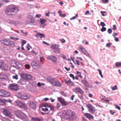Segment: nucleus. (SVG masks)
Returning a JSON list of instances; mask_svg holds the SVG:
<instances>
[{
  "label": "nucleus",
  "instance_id": "1",
  "mask_svg": "<svg viewBox=\"0 0 121 121\" xmlns=\"http://www.w3.org/2000/svg\"><path fill=\"white\" fill-rule=\"evenodd\" d=\"M18 8L15 5H9L5 10L6 14L7 15H14L18 11Z\"/></svg>",
  "mask_w": 121,
  "mask_h": 121
},
{
  "label": "nucleus",
  "instance_id": "2",
  "mask_svg": "<svg viewBox=\"0 0 121 121\" xmlns=\"http://www.w3.org/2000/svg\"><path fill=\"white\" fill-rule=\"evenodd\" d=\"M15 113L16 116L19 118L24 120L27 121L28 118L27 116L24 113L20 110L15 112Z\"/></svg>",
  "mask_w": 121,
  "mask_h": 121
},
{
  "label": "nucleus",
  "instance_id": "3",
  "mask_svg": "<svg viewBox=\"0 0 121 121\" xmlns=\"http://www.w3.org/2000/svg\"><path fill=\"white\" fill-rule=\"evenodd\" d=\"M48 81L52 85L54 86H60L62 85L61 83L55 78H51Z\"/></svg>",
  "mask_w": 121,
  "mask_h": 121
},
{
  "label": "nucleus",
  "instance_id": "4",
  "mask_svg": "<svg viewBox=\"0 0 121 121\" xmlns=\"http://www.w3.org/2000/svg\"><path fill=\"white\" fill-rule=\"evenodd\" d=\"M42 107H43L42 108V110L45 112L48 111V109L47 108H49L50 110L53 111L54 107L52 105L49 104L47 103L44 104L42 105Z\"/></svg>",
  "mask_w": 121,
  "mask_h": 121
},
{
  "label": "nucleus",
  "instance_id": "5",
  "mask_svg": "<svg viewBox=\"0 0 121 121\" xmlns=\"http://www.w3.org/2000/svg\"><path fill=\"white\" fill-rule=\"evenodd\" d=\"M16 104L17 106L22 108L24 110H26L27 108V106L22 102L19 101L17 100L16 102Z\"/></svg>",
  "mask_w": 121,
  "mask_h": 121
},
{
  "label": "nucleus",
  "instance_id": "6",
  "mask_svg": "<svg viewBox=\"0 0 121 121\" xmlns=\"http://www.w3.org/2000/svg\"><path fill=\"white\" fill-rule=\"evenodd\" d=\"M9 89L13 91L17 90L18 89V86L16 84H12L9 86Z\"/></svg>",
  "mask_w": 121,
  "mask_h": 121
},
{
  "label": "nucleus",
  "instance_id": "7",
  "mask_svg": "<svg viewBox=\"0 0 121 121\" xmlns=\"http://www.w3.org/2000/svg\"><path fill=\"white\" fill-rule=\"evenodd\" d=\"M8 66L5 63L0 62V68L3 70H6L8 68Z\"/></svg>",
  "mask_w": 121,
  "mask_h": 121
},
{
  "label": "nucleus",
  "instance_id": "8",
  "mask_svg": "<svg viewBox=\"0 0 121 121\" xmlns=\"http://www.w3.org/2000/svg\"><path fill=\"white\" fill-rule=\"evenodd\" d=\"M78 49L80 50L81 52H82L83 54L89 57H90V56L86 49L82 47H80L78 48Z\"/></svg>",
  "mask_w": 121,
  "mask_h": 121
},
{
  "label": "nucleus",
  "instance_id": "9",
  "mask_svg": "<svg viewBox=\"0 0 121 121\" xmlns=\"http://www.w3.org/2000/svg\"><path fill=\"white\" fill-rule=\"evenodd\" d=\"M87 108L89 109V111L92 113H94L95 110L94 107L92 106L91 104H88L87 105Z\"/></svg>",
  "mask_w": 121,
  "mask_h": 121
},
{
  "label": "nucleus",
  "instance_id": "10",
  "mask_svg": "<svg viewBox=\"0 0 121 121\" xmlns=\"http://www.w3.org/2000/svg\"><path fill=\"white\" fill-rule=\"evenodd\" d=\"M65 83L68 86H73L74 84L71 81L70 79L69 78H67L64 80Z\"/></svg>",
  "mask_w": 121,
  "mask_h": 121
},
{
  "label": "nucleus",
  "instance_id": "11",
  "mask_svg": "<svg viewBox=\"0 0 121 121\" xmlns=\"http://www.w3.org/2000/svg\"><path fill=\"white\" fill-rule=\"evenodd\" d=\"M48 58L53 62L56 63L57 62V58L54 56H48Z\"/></svg>",
  "mask_w": 121,
  "mask_h": 121
},
{
  "label": "nucleus",
  "instance_id": "12",
  "mask_svg": "<svg viewBox=\"0 0 121 121\" xmlns=\"http://www.w3.org/2000/svg\"><path fill=\"white\" fill-rule=\"evenodd\" d=\"M84 115L86 117L88 118L90 120L93 119L94 117L92 115L87 113H85Z\"/></svg>",
  "mask_w": 121,
  "mask_h": 121
},
{
  "label": "nucleus",
  "instance_id": "13",
  "mask_svg": "<svg viewBox=\"0 0 121 121\" xmlns=\"http://www.w3.org/2000/svg\"><path fill=\"white\" fill-rule=\"evenodd\" d=\"M10 40L9 39H4L1 40V42L4 45L7 46Z\"/></svg>",
  "mask_w": 121,
  "mask_h": 121
},
{
  "label": "nucleus",
  "instance_id": "14",
  "mask_svg": "<svg viewBox=\"0 0 121 121\" xmlns=\"http://www.w3.org/2000/svg\"><path fill=\"white\" fill-rule=\"evenodd\" d=\"M3 113L6 116L10 117L11 118H12V115L11 113L9 112V111L4 109L3 111Z\"/></svg>",
  "mask_w": 121,
  "mask_h": 121
},
{
  "label": "nucleus",
  "instance_id": "15",
  "mask_svg": "<svg viewBox=\"0 0 121 121\" xmlns=\"http://www.w3.org/2000/svg\"><path fill=\"white\" fill-rule=\"evenodd\" d=\"M29 106L31 108L35 109L36 108V106L35 103L34 102L32 101L30 102Z\"/></svg>",
  "mask_w": 121,
  "mask_h": 121
},
{
  "label": "nucleus",
  "instance_id": "16",
  "mask_svg": "<svg viewBox=\"0 0 121 121\" xmlns=\"http://www.w3.org/2000/svg\"><path fill=\"white\" fill-rule=\"evenodd\" d=\"M29 97V96L26 94L21 95L20 96V98L22 99H26Z\"/></svg>",
  "mask_w": 121,
  "mask_h": 121
},
{
  "label": "nucleus",
  "instance_id": "17",
  "mask_svg": "<svg viewBox=\"0 0 121 121\" xmlns=\"http://www.w3.org/2000/svg\"><path fill=\"white\" fill-rule=\"evenodd\" d=\"M7 46H9L12 47H14L15 45V44L13 41H11L10 40L8 43Z\"/></svg>",
  "mask_w": 121,
  "mask_h": 121
},
{
  "label": "nucleus",
  "instance_id": "18",
  "mask_svg": "<svg viewBox=\"0 0 121 121\" xmlns=\"http://www.w3.org/2000/svg\"><path fill=\"white\" fill-rule=\"evenodd\" d=\"M36 36L37 37H40L41 39L42 38H44L45 37L44 35V34L39 33L36 35Z\"/></svg>",
  "mask_w": 121,
  "mask_h": 121
},
{
  "label": "nucleus",
  "instance_id": "19",
  "mask_svg": "<svg viewBox=\"0 0 121 121\" xmlns=\"http://www.w3.org/2000/svg\"><path fill=\"white\" fill-rule=\"evenodd\" d=\"M3 93V96L4 97H9L10 95V93L6 91H4V92Z\"/></svg>",
  "mask_w": 121,
  "mask_h": 121
},
{
  "label": "nucleus",
  "instance_id": "20",
  "mask_svg": "<svg viewBox=\"0 0 121 121\" xmlns=\"http://www.w3.org/2000/svg\"><path fill=\"white\" fill-rule=\"evenodd\" d=\"M7 100L5 99H0V104L3 105H5V102Z\"/></svg>",
  "mask_w": 121,
  "mask_h": 121
},
{
  "label": "nucleus",
  "instance_id": "21",
  "mask_svg": "<svg viewBox=\"0 0 121 121\" xmlns=\"http://www.w3.org/2000/svg\"><path fill=\"white\" fill-rule=\"evenodd\" d=\"M1 76L2 77L0 78L1 79H6L8 78V76L5 74L4 73L2 74H1Z\"/></svg>",
  "mask_w": 121,
  "mask_h": 121
},
{
  "label": "nucleus",
  "instance_id": "22",
  "mask_svg": "<svg viewBox=\"0 0 121 121\" xmlns=\"http://www.w3.org/2000/svg\"><path fill=\"white\" fill-rule=\"evenodd\" d=\"M2 51L5 53H8L9 51L8 48L6 47H4L2 49Z\"/></svg>",
  "mask_w": 121,
  "mask_h": 121
},
{
  "label": "nucleus",
  "instance_id": "23",
  "mask_svg": "<svg viewBox=\"0 0 121 121\" xmlns=\"http://www.w3.org/2000/svg\"><path fill=\"white\" fill-rule=\"evenodd\" d=\"M58 46V45L56 44H52L50 48L52 50H55Z\"/></svg>",
  "mask_w": 121,
  "mask_h": 121
},
{
  "label": "nucleus",
  "instance_id": "24",
  "mask_svg": "<svg viewBox=\"0 0 121 121\" xmlns=\"http://www.w3.org/2000/svg\"><path fill=\"white\" fill-rule=\"evenodd\" d=\"M31 121H41V120L38 118H32Z\"/></svg>",
  "mask_w": 121,
  "mask_h": 121
},
{
  "label": "nucleus",
  "instance_id": "25",
  "mask_svg": "<svg viewBox=\"0 0 121 121\" xmlns=\"http://www.w3.org/2000/svg\"><path fill=\"white\" fill-rule=\"evenodd\" d=\"M31 65L34 68H35V67L37 65L36 63L34 61L32 62Z\"/></svg>",
  "mask_w": 121,
  "mask_h": 121
},
{
  "label": "nucleus",
  "instance_id": "26",
  "mask_svg": "<svg viewBox=\"0 0 121 121\" xmlns=\"http://www.w3.org/2000/svg\"><path fill=\"white\" fill-rule=\"evenodd\" d=\"M54 52H58L59 53H60V49L59 48L58 45L57 46L56 49L55 50V51H54Z\"/></svg>",
  "mask_w": 121,
  "mask_h": 121
},
{
  "label": "nucleus",
  "instance_id": "27",
  "mask_svg": "<svg viewBox=\"0 0 121 121\" xmlns=\"http://www.w3.org/2000/svg\"><path fill=\"white\" fill-rule=\"evenodd\" d=\"M58 100L61 103L64 100V99L60 97L58 98Z\"/></svg>",
  "mask_w": 121,
  "mask_h": 121
},
{
  "label": "nucleus",
  "instance_id": "28",
  "mask_svg": "<svg viewBox=\"0 0 121 121\" xmlns=\"http://www.w3.org/2000/svg\"><path fill=\"white\" fill-rule=\"evenodd\" d=\"M116 66L118 67H120L121 66V62H117L116 63Z\"/></svg>",
  "mask_w": 121,
  "mask_h": 121
},
{
  "label": "nucleus",
  "instance_id": "29",
  "mask_svg": "<svg viewBox=\"0 0 121 121\" xmlns=\"http://www.w3.org/2000/svg\"><path fill=\"white\" fill-rule=\"evenodd\" d=\"M2 2L1 3H0V7H1L2 5L4 3V2L7 3L9 2V1L8 0H2Z\"/></svg>",
  "mask_w": 121,
  "mask_h": 121
},
{
  "label": "nucleus",
  "instance_id": "30",
  "mask_svg": "<svg viewBox=\"0 0 121 121\" xmlns=\"http://www.w3.org/2000/svg\"><path fill=\"white\" fill-rule=\"evenodd\" d=\"M46 21V19H42L40 20V22L41 24H43Z\"/></svg>",
  "mask_w": 121,
  "mask_h": 121
},
{
  "label": "nucleus",
  "instance_id": "31",
  "mask_svg": "<svg viewBox=\"0 0 121 121\" xmlns=\"http://www.w3.org/2000/svg\"><path fill=\"white\" fill-rule=\"evenodd\" d=\"M61 104L63 106H66L68 104V103L66 102L65 100L63 101L61 103Z\"/></svg>",
  "mask_w": 121,
  "mask_h": 121
},
{
  "label": "nucleus",
  "instance_id": "32",
  "mask_svg": "<svg viewBox=\"0 0 121 121\" xmlns=\"http://www.w3.org/2000/svg\"><path fill=\"white\" fill-rule=\"evenodd\" d=\"M27 74H23L22 75V77L25 80L27 79Z\"/></svg>",
  "mask_w": 121,
  "mask_h": 121
},
{
  "label": "nucleus",
  "instance_id": "33",
  "mask_svg": "<svg viewBox=\"0 0 121 121\" xmlns=\"http://www.w3.org/2000/svg\"><path fill=\"white\" fill-rule=\"evenodd\" d=\"M25 68L26 69H29L30 68V65L28 64H26L25 65Z\"/></svg>",
  "mask_w": 121,
  "mask_h": 121
},
{
  "label": "nucleus",
  "instance_id": "34",
  "mask_svg": "<svg viewBox=\"0 0 121 121\" xmlns=\"http://www.w3.org/2000/svg\"><path fill=\"white\" fill-rule=\"evenodd\" d=\"M10 38L11 39H13L16 41L18 40L19 39L18 38H15L14 37H12L11 36H10Z\"/></svg>",
  "mask_w": 121,
  "mask_h": 121
},
{
  "label": "nucleus",
  "instance_id": "35",
  "mask_svg": "<svg viewBox=\"0 0 121 121\" xmlns=\"http://www.w3.org/2000/svg\"><path fill=\"white\" fill-rule=\"evenodd\" d=\"M32 78V76L29 74H27V79L29 80H30Z\"/></svg>",
  "mask_w": 121,
  "mask_h": 121
},
{
  "label": "nucleus",
  "instance_id": "36",
  "mask_svg": "<svg viewBox=\"0 0 121 121\" xmlns=\"http://www.w3.org/2000/svg\"><path fill=\"white\" fill-rule=\"evenodd\" d=\"M72 113V112L70 110H68V112L67 113V114L69 116H72L71 114Z\"/></svg>",
  "mask_w": 121,
  "mask_h": 121
},
{
  "label": "nucleus",
  "instance_id": "37",
  "mask_svg": "<svg viewBox=\"0 0 121 121\" xmlns=\"http://www.w3.org/2000/svg\"><path fill=\"white\" fill-rule=\"evenodd\" d=\"M112 90L114 91L117 89V87L116 85H115L114 86L112 87Z\"/></svg>",
  "mask_w": 121,
  "mask_h": 121
},
{
  "label": "nucleus",
  "instance_id": "38",
  "mask_svg": "<svg viewBox=\"0 0 121 121\" xmlns=\"http://www.w3.org/2000/svg\"><path fill=\"white\" fill-rule=\"evenodd\" d=\"M77 74L78 76L79 77L81 78H82V76L81 75V73L80 72L77 71Z\"/></svg>",
  "mask_w": 121,
  "mask_h": 121
},
{
  "label": "nucleus",
  "instance_id": "39",
  "mask_svg": "<svg viewBox=\"0 0 121 121\" xmlns=\"http://www.w3.org/2000/svg\"><path fill=\"white\" fill-rule=\"evenodd\" d=\"M78 17V14H77L75 16L73 17H72L71 18H70V19L71 20H74L77 17Z\"/></svg>",
  "mask_w": 121,
  "mask_h": 121
},
{
  "label": "nucleus",
  "instance_id": "40",
  "mask_svg": "<svg viewBox=\"0 0 121 121\" xmlns=\"http://www.w3.org/2000/svg\"><path fill=\"white\" fill-rule=\"evenodd\" d=\"M114 105L115 106L116 108H117L119 110H120V107L118 105H116L115 104H114Z\"/></svg>",
  "mask_w": 121,
  "mask_h": 121
},
{
  "label": "nucleus",
  "instance_id": "41",
  "mask_svg": "<svg viewBox=\"0 0 121 121\" xmlns=\"http://www.w3.org/2000/svg\"><path fill=\"white\" fill-rule=\"evenodd\" d=\"M98 71L99 72V74L100 75L101 77L102 78H103V76L102 74V72L101 70L99 69H98Z\"/></svg>",
  "mask_w": 121,
  "mask_h": 121
},
{
  "label": "nucleus",
  "instance_id": "42",
  "mask_svg": "<svg viewBox=\"0 0 121 121\" xmlns=\"http://www.w3.org/2000/svg\"><path fill=\"white\" fill-rule=\"evenodd\" d=\"M4 91L3 90H0V96H3V93H4Z\"/></svg>",
  "mask_w": 121,
  "mask_h": 121
},
{
  "label": "nucleus",
  "instance_id": "43",
  "mask_svg": "<svg viewBox=\"0 0 121 121\" xmlns=\"http://www.w3.org/2000/svg\"><path fill=\"white\" fill-rule=\"evenodd\" d=\"M76 90L78 92L81 93L82 90L80 89V88L78 87L76 88Z\"/></svg>",
  "mask_w": 121,
  "mask_h": 121
},
{
  "label": "nucleus",
  "instance_id": "44",
  "mask_svg": "<svg viewBox=\"0 0 121 121\" xmlns=\"http://www.w3.org/2000/svg\"><path fill=\"white\" fill-rule=\"evenodd\" d=\"M69 75L70 77L72 78L73 80H74L75 79V77L73 74L71 73L69 74Z\"/></svg>",
  "mask_w": 121,
  "mask_h": 121
},
{
  "label": "nucleus",
  "instance_id": "45",
  "mask_svg": "<svg viewBox=\"0 0 121 121\" xmlns=\"http://www.w3.org/2000/svg\"><path fill=\"white\" fill-rule=\"evenodd\" d=\"M100 25L102 26V27H104V26H105V24L103 22H100Z\"/></svg>",
  "mask_w": 121,
  "mask_h": 121
},
{
  "label": "nucleus",
  "instance_id": "46",
  "mask_svg": "<svg viewBox=\"0 0 121 121\" xmlns=\"http://www.w3.org/2000/svg\"><path fill=\"white\" fill-rule=\"evenodd\" d=\"M13 79H18V75H16L15 76H13Z\"/></svg>",
  "mask_w": 121,
  "mask_h": 121
},
{
  "label": "nucleus",
  "instance_id": "47",
  "mask_svg": "<svg viewBox=\"0 0 121 121\" xmlns=\"http://www.w3.org/2000/svg\"><path fill=\"white\" fill-rule=\"evenodd\" d=\"M82 83L85 85H86L88 84V82L87 81L84 80L82 81Z\"/></svg>",
  "mask_w": 121,
  "mask_h": 121
},
{
  "label": "nucleus",
  "instance_id": "48",
  "mask_svg": "<svg viewBox=\"0 0 121 121\" xmlns=\"http://www.w3.org/2000/svg\"><path fill=\"white\" fill-rule=\"evenodd\" d=\"M110 112L112 115H113L114 113H116L114 111L112 110H110Z\"/></svg>",
  "mask_w": 121,
  "mask_h": 121
},
{
  "label": "nucleus",
  "instance_id": "49",
  "mask_svg": "<svg viewBox=\"0 0 121 121\" xmlns=\"http://www.w3.org/2000/svg\"><path fill=\"white\" fill-rule=\"evenodd\" d=\"M106 30V28H105L104 27H102L101 29V31L102 32H103L105 31Z\"/></svg>",
  "mask_w": 121,
  "mask_h": 121
},
{
  "label": "nucleus",
  "instance_id": "50",
  "mask_svg": "<svg viewBox=\"0 0 121 121\" xmlns=\"http://www.w3.org/2000/svg\"><path fill=\"white\" fill-rule=\"evenodd\" d=\"M22 46H23V45L26 43V41L25 40H22Z\"/></svg>",
  "mask_w": 121,
  "mask_h": 121
},
{
  "label": "nucleus",
  "instance_id": "51",
  "mask_svg": "<svg viewBox=\"0 0 121 121\" xmlns=\"http://www.w3.org/2000/svg\"><path fill=\"white\" fill-rule=\"evenodd\" d=\"M101 13L102 16H105L104 13H106V12L105 11L103 12L102 11H101Z\"/></svg>",
  "mask_w": 121,
  "mask_h": 121
},
{
  "label": "nucleus",
  "instance_id": "52",
  "mask_svg": "<svg viewBox=\"0 0 121 121\" xmlns=\"http://www.w3.org/2000/svg\"><path fill=\"white\" fill-rule=\"evenodd\" d=\"M112 44V43H108L106 44V46L108 47H110L111 46V45Z\"/></svg>",
  "mask_w": 121,
  "mask_h": 121
},
{
  "label": "nucleus",
  "instance_id": "53",
  "mask_svg": "<svg viewBox=\"0 0 121 121\" xmlns=\"http://www.w3.org/2000/svg\"><path fill=\"white\" fill-rule=\"evenodd\" d=\"M112 30L111 29H108V33L109 34H111L112 32Z\"/></svg>",
  "mask_w": 121,
  "mask_h": 121
},
{
  "label": "nucleus",
  "instance_id": "54",
  "mask_svg": "<svg viewBox=\"0 0 121 121\" xmlns=\"http://www.w3.org/2000/svg\"><path fill=\"white\" fill-rule=\"evenodd\" d=\"M75 62H76V64L78 65H80V64L79 63V62L78 60H75Z\"/></svg>",
  "mask_w": 121,
  "mask_h": 121
},
{
  "label": "nucleus",
  "instance_id": "55",
  "mask_svg": "<svg viewBox=\"0 0 121 121\" xmlns=\"http://www.w3.org/2000/svg\"><path fill=\"white\" fill-rule=\"evenodd\" d=\"M113 29L114 30H117L116 26V25H114L113 26Z\"/></svg>",
  "mask_w": 121,
  "mask_h": 121
},
{
  "label": "nucleus",
  "instance_id": "56",
  "mask_svg": "<svg viewBox=\"0 0 121 121\" xmlns=\"http://www.w3.org/2000/svg\"><path fill=\"white\" fill-rule=\"evenodd\" d=\"M61 57H62V58L63 59L65 60H66V58L64 55H62L61 56Z\"/></svg>",
  "mask_w": 121,
  "mask_h": 121
},
{
  "label": "nucleus",
  "instance_id": "57",
  "mask_svg": "<svg viewBox=\"0 0 121 121\" xmlns=\"http://www.w3.org/2000/svg\"><path fill=\"white\" fill-rule=\"evenodd\" d=\"M117 35V34L115 33H113L112 34V36L114 38Z\"/></svg>",
  "mask_w": 121,
  "mask_h": 121
},
{
  "label": "nucleus",
  "instance_id": "58",
  "mask_svg": "<svg viewBox=\"0 0 121 121\" xmlns=\"http://www.w3.org/2000/svg\"><path fill=\"white\" fill-rule=\"evenodd\" d=\"M60 104L59 103H58L57 104L56 107L57 108H59L60 107Z\"/></svg>",
  "mask_w": 121,
  "mask_h": 121
},
{
  "label": "nucleus",
  "instance_id": "59",
  "mask_svg": "<svg viewBox=\"0 0 121 121\" xmlns=\"http://www.w3.org/2000/svg\"><path fill=\"white\" fill-rule=\"evenodd\" d=\"M115 39V41L116 42H118L119 41V39L118 38H117L116 37L114 38Z\"/></svg>",
  "mask_w": 121,
  "mask_h": 121
},
{
  "label": "nucleus",
  "instance_id": "60",
  "mask_svg": "<svg viewBox=\"0 0 121 121\" xmlns=\"http://www.w3.org/2000/svg\"><path fill=\"white\" fill-rule=\"evenodd\" d=\"M61 42L63 43H64L65 42V41L64 39H60Z\"/></svg>",
  "mask_w": 121,
  "mask_h": 121
},
{
  "label": "nucleus",
  "instance_id": "61",
  "mask_svg": "<svg viewBox=\"0 0 121 121\" xmlns=\"http://www.w3.org/2000/svg\"><path fill=\"white\" fill-rule=\"evenodd\" d=\"M64 68L67 71H69L70 70V68H68L66 67H65Z\"/></svg>",
  "mask_w": 121,
  "mask_h": 121
},
{
  "label": "nucleus",
  "instance_id": "62",
  "mask_svg": "<svg viewBox=\"0 0 121 121\" xmlns=\"http://www.w3.org/2000/svg\"><path fill=\"white\" fill-rule=\"evenodd\" d=\"M41 15L40 14H36L35 16L36 17L39 18L41 17Z\"/></svg>",
  "mask_w": 121,
  "mask_h": 121
},
{
  "label": "nucleus",
  "instance_id": "63",
  "mask_svg": "<svg viewBox=\"0 0 121 121\" xmlns=\"http://www.w3.org/2000/svg\"><path fill=\"white\" fill-rule=\"evenodd\" d=\"M60 16L62 17H64L66 16V15L65 14H62Z\"/></svg>",
  "mask_w": 121,
  "mask_h": 121
},
{
  "label": "nucleus",
  "instance_id": "64",
  "mask_svg": "<svg viewBox=\"0 0 121 121\" xmlns=\"http://www.w3.org/2000/svg\"><path fill=\"white\" fill-rule=\"evenodd\" d=\"M70 64L71 65V66L72 68H74V65H73V64L72 62H70Z\"/></svg>",
  "mask_w": 121,
  "mask_h": 121
}]
</instances>
